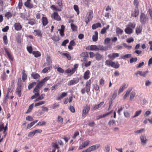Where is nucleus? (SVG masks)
<instances>
[{"instance_id": "nucleus-1", "label": "nucleus", "mask_w": 152, "mask_h": 152, "mask_svg": "<svg viewBox=\"0 0 152 152\" xmlns=\"http://www.w3.org/2000/svg\"><path fill=\"white\" fill-rule=\"evenodd\" d=\"M136 24L134 23H129L127 25L126 28L124 30L125 33L128 34L132 33L133 30Z\"/></svg>"}, {"instance_id": "nucleus-2", "label": "nucleus", "mask_w": 152, "mask_h": 152, "mask_svg": "<svg viewBox=\"0 0 152 152\" xmlns=\"http://www.w3.org/2000/svg\"><path fill=\"white\" fill-rule=\"evenodd\" d=\"M91 83V79H90L88 81H87L86 83V86L85 88L82 89L81 92L82 94L85 93L86 91L88 94H89V93L90 91V87Z\"/></svg>"}, {"instance_id": "nucleus-3", "label": "nucleus", "mask_w": 152, "mask_h": 152, "mask_svg": "<svg viewBox=\"0 0 152 152\" xmlns=\"http://www.w3.org/2000/svg\"><path fill=\"white\" fill-rule=\"evenodd\" d=\"M86 49L91 50H95L97 51L99 50H103V48L100 46H97L96 45H91L90 46V48H89L87 47Z\"/></svg>"}, {"instance_id": "nucleus-4", "label": "nucleus", "mask_w": 152, "mask_h": 152, "mask_svg": "<svg viewBox=\"0 0 152 152\" xmlns=\"http://www.w3.org/2000/svg\"><path fill=\"white\" fill-rule=\"evenodd\" d=\"M42 132V130L41 129H37L33 131L30 132L28 134V137H33L37 133H40Z\"/></svg>"}, {"instance_id": "nucleus-5", "label": "nucleus", "mask_w": 152, "mask_h": 152, "mask_svg": "<svg viewBox=\"0 0 152 152\" xmlns=\"http://www.w3.org/2000/svg\"><path fill=\"white\" fill-rule=\"evenodd\" d=\"M90 143V141L89 140H86L82 142L81 143H80V145L78 148L79 150H80L85 148Z\"/></svg>"}, {"instance_id": "nucleus-6", "label": "nucleus", "mask_w": 152, "mask_h": 152, "mask_svg": "<svg viewBox=\"0 0 152 152\" xmlns=\"http://www.w3.org/2000/svg\"><path fill=\"white\" fill-rule=\"evenodd\" d=\"M140 21L142 23L144 24L148 20V19L146 17L145 15L141 13L140 16Z\"/></svg>"}, {"instance_id": "nucleus-7", "label": "nucleus", "mask_w": 152, "mask_h": 152, "mask_svg": "<svg viewBox=\"0 0 152 152\" xmlns=\"http://www.w3.org/2000/svg\"><path fill=\"white\" fill-rule=\"evenodd\" d=\"M100 147L99 144H96L93 145L86 149L87 152H91L98 148Z\"/></svg>"}, {"instance_id": "nucleus-8", "label": "nucleus", "mask_w": 152, "mask_h": 152, "mask_svg": "<svg viewBox=\"0 0 152 152\" xmlns=\"http://www.w3.org/2000/svg\"><path fill=\"white\" fill-rule=\"evenodd\" d=\"M51 17L52 18L57 21H60L61 20L60 16L56 12H54L51 15Z\"/></svg>"}, {"instance_id": "nucleus-9", "label": "nucleus", "mask_w": 152, "mask_h": 152, "mask_svg": "<svg viewBox=\"0 0 152 152\" xmlns=\"http://www.w3.org/2000/svg\"><path fill=\"white\" fill-rule=\"evenodd\" d=\"M25 6L29 9H31L34 7L33 4L31 3V0H26L24 3Z\"/></svg>"}, {"instance_id": "nucleus-10", "label": "nucleus", "mask_w": 152, "mask_h": 152, "mask_svg": "<svg viewBox=\"0 0 152 152\" xmlns=\"http://www.w3.org/2000/svg\"><path fill=\"white\" fill-rule=\"evenodd\" d=\"M90 110V107L87 106L85 107L83 110V113L82 115L83 117H85L88 114V111Z\"/></svg>"}, {"instance_id": "nucleus-11", "label": "nucleus", "mask_w": 152, "mask_h": 152, "mask_svg": "<svg viewBox=\"0 0 152 152\" xmlns=\"http://www.w3.org/2000/svg\"><path fill=\"white\" fill-rule=\"evenodd\" d=\"M79 81L78 78H75L69 81L68 83V85L69 86L72 85L77 83Z\"/></svg>"}, {"instance_id": "nucleus-12", "label": "nucleus", "mask_w": 152, "mask_h": 152, "mask_svg": "<svg viewBox=\"0 0 152 152\" xmlns=\"http://www.w3.org/2000/svg\"><path fill=\"white\" fill-rule=\"evenodd\" d=\"M33 33L34 35L36 36H37L40 37H42V33L40 30L38 29L35 30Z\"/></svg>"}, {"instance_id": "nucleus-13", "label": "nucleus", "mask_w": 152, "mask_h": 152, "mask_svg": "<svg viewBox=\"0 0 152 152\" xmlns=\"http://www.w3.org/2000/svg\"><path fill=\"white\" fill-rule=\"evenodd\" d=\"M4 50L7 56H8L9 59L12 61H13V58L11 53L6 48H4Z\"/></svg>"}, {"instance_id": "nucleus-14", "label": "nucleus", "mask_w": 152, "mask_h": 152, "mask_svg": "<svg viewBox=\"0 0 152 152\" xmlns=\"http://www.w3.org/2000/svg\"><path fill=\"white\" fill-rule=\"evenodd\" d=\"M148 72V71L147 70L144 72H142L141 71H138L135 73V74L136 75H139L141 76L145 77L146 75Z\"/></svg>"}, {"instance_id": "nucleus-15", "label": "nucleus", "mask_w": 152, "mask_h": 152, "mask_svg": "<svg viewBox=\"0 0 152 152\" xmlns=\"http://www.w3.org/2000/svg\"><path fill=\"white\" fill-rule=\"evenodd\" d=\"M15 30L17 31H20L22 28V26L19 23H16L14 25Z\"/></svg>"}, {"instance_id": "nucleus-16", "label": "nucleus", "mask_w": 152, "mask_h": 152, "mask_svg": "<svg viewBox=\"0 0 152 152\" xmlns=\"http://www.w3.org/2000/svg\"><path fill=\"white\" fill-rule=\"evenodd\" d=\"M119 56V54L118 53H112L108 55V57L110 59L113 60L115 58L118 57Z\"/></svg>"}, {"instance_id": "nucleus-17", "label": "nucleus", "mask_w": 152, "mask_h": 152, "mask_svg": "<svg viewBox=\"0 0 152 152\" xmlns=\"http://www.w3.org/2000/svg\"><path fill=\"white\" fill-rule=\"evenodd\" d=\"M65 26L64 25H62L61 26V29H58V31H59L60 35L61 37H63L64 35V32L65 30Z\"/></svg>"}, {"instance_id": "nucleus-18", "label": "nucleus", "mask_w": 152, "mask_h": 152, "mask_svg": "<svg viewBox=\"0 0 152 152\" xmlns=\"http://www.w3.org/2000/svg\"><path fill=\"white\" fill-rule=\"evenodd\" d=\"M22 88L21 85L18 86L16 89V93L19 97H20L21 95Z\"/></svg>"}, {"instance_id": "nucleus-19", "label": "nucleus", "mask_w": 152, "mask_h": 152, "mask_svg": "<svg viewBox=\"0 0 152 152\" xmlns=\"http://www.w3.org/2000/svg\"><path fill=\"white\" fill-rule=\"evenodd\" d=\"M67 95V92H63L60 95L58 96L56 98V99L58 100L62 99L64 97L66 96Z\"/></svg>"}, {"instance_id": "nucleus-20", "label": "nucleus", "mask_w": 152, "mask_h": 152, "mask_svg": "<svg viewBox=\"0 0 152 152\" xmlns=\"http://www.w3.org/2000/svg\"><path fill=\"white\" fill-rule=\"evenodd\" d=\"M90 76V73L89 70H87L84 73L83 77L85 79L87 80L88 79Z\"/></svg>"}, {"instance_id": "nucleus-21", "label": "nucleus", "mask_w": 152, "mask_h": 152, "mask_svg": "<svg viewBox=\"0 0 152 152\" xmlns=\"http://www.w3.org/2000/svg\"><path fill=\"white\" fill-rule=\"evenodd\" d=\"M104 104V102H101L99 104H95L94 105L92 109L95 110L101 107Z\"/></svg>"}, {"instance_id": "nucleus-22", "label": "nucleus", "mask_w": 152, "mask_h": 152, "mask_svg": "<svg viewBox=\"0 0 152 152\" xmlns=\"http://www.w3.org/2000/svg\"><path fill=\"white\" fill-rule=\"evenodd\" d=\"M140 140L142 144L145 145L146 143L147 139L145 135H142L140 136Z\"/></svg>"}, {"instance_id": "nucleus-23", "label": "nucleus", "mask_w": 152, "mask_h": 152, "mask_svg": "<svg viewBox=\"0 0 152 152\" xmlns=\"http://www.w3.org/2000/svg\"><path fill=\"white\" fill-rule=\"evenodd\" d=\"M50 78V76H47L44 78L42 80L38 83L41 85L42 86L44 84L45 82L49 80Z\"/></svg>"}, {"instance_id": "nucleus-24", "label": "nucleus", "mask_w": 152, "mask_h": 152, "mask_svg": "<svg viewBox=\"0 0 152 152\" xmlns=\"http://www.w3.org/2000/svg\"><path fill=\"white\" fill-rule=\"evenodd\" d=\"M42 86L39 83H38L34 89L33 92L34 93H38L39 94V89H40Z\"/></svg>"}, {"instance_id": "nucleus-25", "label": "nucleus", "mask_w": 152, "mask_h": 152, "mask_svg": "<svg viewBox=\"0 0 152 152\" xmlns=\"http://www.w3.org/2000/svg\"><path fill=\"white\" fill-rule=\"evenodd\" d=\"M46 63H44V66H46L47 65H50L52 63V61L50 57L49 56H47L46 58Z\"/></svg>"}, {"instance_id": "nucleus-26", "label": "nucleus", "mask_w": 152, "mask_h": 152, "mask_svg": "<svg viewBox=\"0 0 152 152\" xmlns=\"http://www.w3.org/2000/svg\"><path fill=\"white\" fill-rule=\"evenodd\" d=\"M139 14V10L137 8V9H135L132 12L131 15L133 17H136Z\"/></svg>"}, {"instance_id": "nucleus-27", "label": "nucleus", "mask_w": 152, "mask_h": 152, "mask_svg": "<svg viewBox=\"0 0 152 152\" xmlns=\"http://www.w3.org/2000/svg\"><path fill=\"white\" fill-rule=\"evenodd\" d=\"M42 22L43 26H46L48 23L47 18L46 17H42Z\"/></svg>"}, {"instance_id": "nucleus-28", "label": "nucleus", "mask_w": 152, "mask_h": 152, "mask_svg": "<svg viewBox=\"0 0 152 152\" xmlns=\"http://www.w3.org/2000/svg\"><path fill=\"white\" fill-rule=\"evenodd\" d=\"M127 86L128 85L126 84H123L120 88L118 91V93L120 94L127 87Z\"/></svg>"}, {"instance_id": "nucleus-29", "label": "nucleus", "mask_w": 152, "mask_h": 152, "mask_svg": "<svg viewBox=\"0 0 152 152\" xmlns=\"http://www.w3.org/2000/svg\"><path fill=\"white\" fill-rule=\"evenodd\" d=\"M95 34L92 37L93 41L94 42L96 41L98 39V32L97 31L95 32Z\"/></svg>"}, {"instance_id": "nucleus-30", "label": "nucleus", "mask_w": 152, "mask_h": 152, "mask_svg": "<svg viewBox=\"0 0 152 152\" xmlns=\"http://www.w3.org/2000/svg\"><path fill=\"white\" fill-rule=\"evenodd\" d=\"M74 69H73L72 68H68L65 70V72L67 74H70L71 75H72L75 72Z\"/></svg>"}, {"instance_id": "nucleus-31", "label": "nucleus", "mask_w": 152, "mask_h": 152, "mask_svg": "<svg viewBox=\"0 0 152 152\" xmlns=\"http://www.w3.org/2000/svg\"><path fill=\"white\" fill-rule=\"evenodd\" d=\"M72 99H73V98L71 96L69 97L68 99L67 98H66L64 100V104H67L68 102H69V103H70L72 101Z\"/></svg>"}, {"instance_id": "nucleus-32", "label": "nucleus", "mask_w": 152, "mask_h": 152, "mask_svg": "<svg viewBox=\"0 0 152 152\" xmlns=\"http://www.w3.org/2000/svg\"><path fill=\"white\" fill-rule=\"evenodd\" d=\"M119 66V64L118 62H113L111 66L114 68L115 69L118 68Z\"/></svg>"}, {"instance_id": "nucleus-33", "label": "nucleus", "mask_w": 152, "mask_h": 152, "mask_svg": "<svg viewBox=\"0 0 152 152\" xmlns=\"http://www.w3.org/2000/svg\"><path fill=\"white\" fill-rule=\"evenodd\" d=\"M38 121V120H36L28 124L27 126V129H29L33 126L35 123H37Z\"/></svg>"}, {"instance_id": "nucleus-34", "label": "nucleus", "mask_w": 152, "mask_h": 152, "mask_svg": "<svg viewBox=\"0 0 152 152\" xmlns=\"http://www.w3.org/2000/svg\"><path fill=\"white\" fill-rule=\"evenodd\" d=\"M7 127H4L3 124L0 125V132L4 130V131L3 133L5 135L6 134L5 131L7 130Z\"/></svg>"}, {"instance_id": "nucleus-35", "label": "nucleus", "mask_w": 152, "mask_h": 152, "mask_svg": "<svg viewBox=\"0 0 152 152\" xmlns=\"http://www.w3.org/2000/svg\"><path fill=\"white\" fill-rule=\"evenodd\" d=\"M50 8L53 10H55L58 11H61V8H59L58 7H57L56 6L54 5H51L50 7Z\"/></svg>"}, {"instance_id": "nucleus-36", "label": "nucleus", "mask_w": 152, "mask_h": 152, "mask_svg": "<svg viewBox=\"0 0 152 152\" xmlns=\"http://www.w3.org/2000/svg\"><path fill=\"white\" fill-rule=\"evenodd\" d=\"M93 12L92 10H90L89 11V12H88V16L87 17L88 19L91 20L92 19L93 17Z\"/></svg>"}, {"instance_id": "nucleus-37", "label": "nucleus", "mask_w": 152, "mask_h": 152, "mask_svg": "<svg viewBox=\"0 0 152 152\" xmlns=\"http://www.w3.org/2000/svg\"><path fill=\"white\" fill-rule=\"evenodd\" d=\"M32 54L34 55L35 57L36 58L40 57L41 56V53L38 51H34L33 52Z\"/></svg>"}, {"instance_id": "nucleus-38", "label": "nucleus", "mask_w": 152, "mask_h": 152, "mask_svg": "<svg viewBox=\"0 0 152 152\" xmlns=\"http://www.w3.org/2000/svg\"><path fill=\"white\" fill-rule=\"evenodd\" d=\"M101 27V24L99 23H96L93 24L92 26V28L93 29H94L98 27Z\"/></svg>"}, {"instance_id": "nucleus-39", "label": "nucleus", "mask_w": 152, "mask_h": 152, "mask_svg": "<svg viewBox=\"0 0 152 152\" xmlns=\"http://www.w3.org/2000/svg\"><path fill=\"white\" fill-rule=\"evenodd\" d=\"M123 31L119 27H117L116 29V32L118 35H121L123 33Z\"/></svg>"}, {"instance_id": "nucleus-40", "label": "nucleus", "mask_w": 152, "mask_h": 152, "mask_svg": "<svg viewBox=\"0 0 152 152\" xmlns=\"http://www.w3.org/2000/svg\"><path fill=\"white\" fill-rule=\"evenodd\" d=\"M109 25H107L106 27H104L101 31V34H103L105 33L106 32L107 30L109 28Z\"/></svg>"}, {"instance_id": "nucleus-41", "label": "nucleus", "mask_w": 152, "mask_h": 152, "mask_svg": "<svg viewBox=\"0 0 152 152\" xmlns=\"http://www.w3.org/2000/svg\"><path fill=\"white\" fill-rule=\"evenodd\" d=\"M112 111H111L110 112H109L108 113H107L105 114H103L102 115H99V116H98V117L97 118V119H99L100 118H104V117H106L107 115L110 114V113H111Z\"/></svg>"}, {"instance_id": "nucleus-42", "label": "nucleus", "mask_w": 152, "mask_h": 152, "mask_svg": "<svg viewBox=\"0 0 152 152\" xmlns=\"http://www.w3.org/2000/svg\"><path fill=\"white\" fill-rule=\"evenodd\" d=\"M31 75L34 79H37L40 77L38 74L35 73H32Z\"/></svg>"}, {"instance_id": "nucleus-43", "label": "nucleus", "mask_w": 152, "mask_h": 152, "mask_svg": "<svg viewBox=\"0 0 152 152\" xmlns=\"http://www.w3.org/2000/svg\"><path fill=\"white\" fill-rule=\"evenodd\" d=\"M142 27L140 26L137 27L136 29V32L137 34H138L140 33L142 31Z\"/></svg>"}, {"instance_id": "nucleus-44", "label": "nucleus", "mask_w": 152, "mask_h": 152, "mask_svg": "<svg viewBox=\"0 0 152 152\" xmlns=\"http://www.w3.org/2000/svg\"><path fill=\"white\" fill-rule=\"evenodd\" d=\"M45 103V102L44 101H40L39 102L36 103L35 104L34 106L35 107H37L39 106L42 105V104H44Z\"/></svg>"}, {"instance_id": "nucleus-45", "label": "nucleus", "mask_w": 152, "mask_h": 152, "mask_svg": "<svg viewBox=\"0 0 152 152\" xmlns=\"http://www.w3.org/2000/svg\"><path fill=\"white\" fill-rule=\"evenodd\" d=\"M57 4L58 5L59 7H58L59 8H61V10L63 7V4L62 3V1L61 0H58L57 1Z\"/></svg>"}, {"instance_id": "nucleus-46", "label": "nucleus", "mask_w": 152, "mask_h": 152, "mask_svg": "<svg viewBox=\"0 0 152 152\" xmlns=\"http://www.w3.org/2000/svg\"><path fill=\"white\" fill-rule=\"evenodd\" d=\"M82 57H88V53L87 52H84L82 53L80 55Z\"/></svg>"}, {"instance_id": "nucleus-47", "label": "nucleus", "mask_w": 152, "mask_h": 152, "mask_svg": "<svg viewBox=\"0 0 152 152\" xmlns=\"http://www.w3.org/2000/svg\"><path fill=\"white\" fill-rule=\"evenodd\" d=\"M71 26L72 30L73 31H75L77 30V27L74 24L72 23L71 24Z\"/></svg>"}, {"instance_id": "nucleus-48", "label": "nucleus", "mask_w": 152, "mask_h": 152, "mask_svg": "<svg viewBox=\"0 0 152 152\" xmlns=\"http://www.w3.org/2000/svg\"><path fill=\"white\" fill-rule=\"evenodd\" d=\"M62 56L66 57L69 60H70L71 59V56L70 54L66 53H64L62 54Z\"/></svg>"}, {"instance_id": "nucleus-49", "label": "nucleus", "mask_w": 152, "mask_h": 152, "mask_svg": "<svg viewBox=\"0 0 152 152\" xmlns=\"http://www.w3.org/2000/svg\"><path fill=\"white\" fill-rule=\"evenodd\" d=\"M96 59V60L99 61L102 58V56L98 53H97L95 55Z\"/></svg>"}, {"instance_id": "nucleus-50", "label": "nucleus", "mask_w": 152, "mask_h": 152, "mask_svg": "<svg viewBox=\"0 0 152 152\" xmlns=\"http://www.w3.org/2000/svg\"><path fill=\"white\" fill-rule=\"evenodd\" d=\"M45 96V94H42L41 95L38 97V98L34 100V102H36L37 101L39 100H42L43 99Z\"/></svg>"}, {"instance_id": "nucleus-51", "label": "nucleus", "mask_w": 152, "mask_h": 152, "mask_svg": "<svg viewBox=\"0 0 152 152\" xmlns=\"http://www.w3.org/2000/svg\"><path fill=\"white\" fill-rule=\"evenodd\" d=\"M28 23L31 25H33L36 23V21L35 19H32L30 20Z\"/></svg>"}, {"instance_id": "nucleus-52", "label": "nucleus", "mask_w": 152, "mask_h": 152, "mask_svg": "<svg viewBox=\"0 0 152 152\" xmlns=\"http://www.w3.org/2000/svg\"><path fill=\"white\" fill-rule=\"evenodd\" d=\"M131 54H126L121 56V58L124 59L126 58H130L131 56Z\"/></svg>"}, {"instance_id": "nucleus-53", "label": "nucleus", "mask_w": 152, "mask_h": 152, "mask_svg": "<svg viewBox=\"0 0 152 152\" xmlns=\"http://www.w3.org/2000/svg\"><path fill=\"white\" fill-rule=\"evenodd\" d=\"M74 9L76 11L77 15L79 14V10L78 7L77 5H74Z\"/></svg>"}, {"instance_id": "nucleus-54", "label": "nucleus", "mask_w": 152, "mask_h": 152, "mask_svg": "<svg viewBox=\"0 0 152 152\" xmlns=\"http://www.w3.org/2000/svg\"><path fill=\"white\" fill-rule=\"evenodd\" d=\"M58 123L62 124L63 123V119L62 117L60 116H58Z\"/></svg>"}, {"instance_id": "nucleus-55", "label": "nucleus", "mask_w": 152, "mask_h": 152, "mask_svg": "<svg viewBox=\"0 0 152 152\" xmlns=\"http://www.w3.org/2000/svg\"><path fill=\"white\" fill-rule=\"evenodd\" d=\"M27 50L30 53H32L33 48L31 46H28L27 47Z\"/></svg>"}, {"instance_id": "nucleus-56", "label": "nucleus", "mask_w": 152, "mask_h": 152, "mask_svg": "<svg viewBox=\"0 0 152 152\" xmlns=\"http://www.w3.org/2000/svg\"><path fill=\"white\" fill-rule=\"evenodd\" d=\"M12 14L11 12H8L5 13V16L6 17L7 19H9L12 16Z\"/></svg>"}, {"instance_id": "nucleus-57", "label": "nucleus", "mask_w": 152, "mask_h": 152, "mask_svg": "<svg viewBox=\"0 0 152 152\" xmlns=\"http://www.w3.org/2000/svg\"><path fill=\"white\" fill-rule=\"evenodd\" d=\"M113 62V61L110 60H107L105 61V64L111 66Z\"/></svg>"}, {"instance_id": "nucleus-58", "label": "nucleus", "mask_w": 152, "mask_h": 152, "mask_svg": "<svg viewBox=\"0 0 152 152\" xmlns=\"http://www.w3.org/2000/svg\"><path fill=\"white\" fill-rule=\"evenodd\" d=\"M33 104H34L33 103L29 106V108L26 112L27 113H30L31 111L33 108Z\"/></svg>"}, {"instance_id": "nucleus-59", "label": "nucleus", "mask_w": 152, "mask_h": 152, "mask_svg": "<svg viewBox=\"0 0 152 152\" xmlns=\"http://www.w3.org/2000/svg\"><path fill=\"white\" fill-rule=\"evenodd\" d=\"M131 90L132 89H131L130 90H128L127 91L126 94L124 96V99H126V97L129 95V94Z\"/></svg>"}, {"instance_id": "nucleus-60", "label": "nucleus", "mask_w": 152, "mask_h": 152, "mask_svg": "<svg viewBox=\"0 0 152 152\" xmlns=\"http://www.w3.org/2000/svg\"><path fill=\"white\" fill-rule=\"evenodd\" d=\"M134 5L137 8L139 6V1L138 0H134Z\"/></svg>"}, {"instance_id": "nucleus-61", "label": "nucleus", "mask_w": 152, "mask_h": 152, "mask_svg": "<svg viewBox=\"0 0 152 152\" xmlns=\"http://www.w3.org/2000/svg\"><path fill=\"white\" fill-rule=\"evenodd\" d=\"M22 78V80L23 81H25V80L27 78V76L25 73L24 72H23Z\"/></svg>"}, {"instance_id": "nucleus-62", "label": "nucleus", "mask_w": 152, "mask_h": 152, "mask_svg": "<svg viewBox=\"0 0 152 152\" xmlns=\"http://www.w3.org/2000/svg\"><path fill=\"white\" fill-rule=\"evenodd\" d=\"M3 39L4 43L5 45H7L8 43V40L7 39V37L6 36H4L3 37Z\"/></svg>"}, {"instance_id": "nucleus-63", "label": "nucleus", "mask_w": 152, "mask_h": 152, "mask_svg": "<svg viewBox=\"0 0 152 152\" xmlns=\"http://www.w3.org/2000/svg\"><path fill=\"white\" fill-rule=\"evenodd\" d=\"M141 111H142L141 110H140L138 111H136V113H135V115L133 116V117L135 118V117L138 116L141 113Z\"/></svg>"}, {"instance_id": "nucleus-64", "label": "nucleus", "mask_w": 152, "mask_h": 152, "mask_svg": "<svg viewBox=\"0 0 152 152\" xmlns=\"http://www.w3.org/2000/svg\"><path fill=\"white\" fill-rule=\"evenodd\" d=\"M7 77V75L4 72L1 75V77L2 80H4L6 79Z\"/></svg>"}]
</instances>
